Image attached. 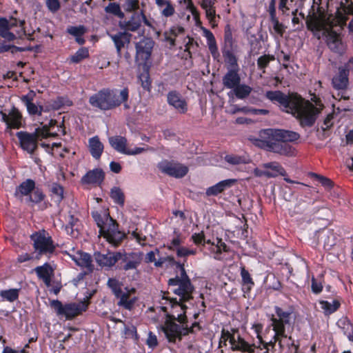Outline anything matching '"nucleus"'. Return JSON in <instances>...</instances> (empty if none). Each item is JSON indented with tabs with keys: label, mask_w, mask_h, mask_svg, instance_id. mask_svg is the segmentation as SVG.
I'll list each match as a JSON object with an SVG mask.
<instances>
[{
	"label": "nucleus",
	"mask_w": 353,
	"mask_h": 353,
	"mask_svg": "<svg viewBox=\"0 0 353 353\" xmlns=\"http://www.w3.org/2000/svg\"><path fill=\"white\" fill-rule=\"evenodd\" d=\"M320 1L321 0H314L307 14L306 27L318 39H325L331 51L342 54L345 51V45L334 28L339 27L341 29L345 21L342 17L328 14L320 6Z\"/></svg>",
	"instance_id": "f257e3e1"
},
{
	"label": "nucleus",
	"mask_w": 353,
	"mask_h": 353,
	"mask_svg": "<svg viewBox=\"0 0 353 353\" xmlns=\"http://www.w3.org/2000/svg\"><path fill=\"white\" fill-rule=\"evenodd\" d=\"M265 97L272 102L279 103L283 111L292 114L303 128L312 127L323 108L321 104L314 105L297 94L287 96L279 90L268 91Z\"/></svg>",
	"instance_id": "f03ea898"
},
{
	"label": "nucleus",
	"mask_w": 353,
	"mask_h": 353,
	"mask_svg": "<svg viewBox=\"0 0 353 353\" xmlns=\"http://www.w3.org/2000/svg\"><path fill=\"white\" fill-rule=\"evenodd\" d=\"M168 283L173 287V292L178 295L179 299L178 301L176 299L163 297V299L165 300V304L168 305L163 307L165 311L168 310V306L170 307V311L166 315V319L176 320L180 323H187L185 314L188 307L184 303L189 302L192 299L194 287L184 268H181V276L170 279Z\"/></svg>",
	"instance_id": "7ed1b4c3"
},
{
	"label": "nucleus",
	"mask_w": 353,
	"mask_h": 353,
	"mask_svg": "<svg viewBox=\"0 0 353 353\" xmlns=\"http://www.w3.org/2000/svg\"><path fill=\"white\" fill-rule=\"evenodd\" d=\"M299 138V134L294 131L268 128L261 130L258 138L250 140L254 145L266 151L292 157L294 155L295 150L288 142H294Z\"/></svg>",
	"instance_id": "20e7f679"
},
{
	"label": "nucleus",
	"mask_w": 353,
	"mask_h": 353,
	"mask_svg": "<svg viewBox=\"0 0 353 353\" xmlns=\"http://www.w3.org/2000/svg\"><path fill=\"white\" fill-rule=\"evenodd\" d=\"M128 97L129 91L127 88L121 90L103 89L91 96L89 102L93 107L103 110H108L127 101Z\"/></svg>",
	"instance_id": "39448f33"
},
{
	"label": "nucleus",
	"mask_w": 353,
	"mask_h": 353,
	"mask_svg": "<svg viewBox=\"0 0 353 353\" xmlns=\"http://www.w3.org/2000/svg\"><path fill=\"white\" fill-rule=\"evenodd\" d=\"M92 216L99 228V232L108 243L119 245L125 237V233L119 230L118 225L105 212L94 211Z\"/></svg>",
	"instance_id": "423d86ee"
},
{
	"label": "nucleus",
	"mask_w": 353,
	"mask_h": 353,
	"mask_svg": "<svg viewBox=\"0 0 353 353\" xmlns=\"http://www.w3.org/2000/svg\"><path fill=\"white\" fill-rule=\"evenodd\" d=\"M275 312L277 318L272 319L271 325L274 331V335L268 342L263 341L262 338L259 334H257L259 343H263L265 348H268V345L272 347L274 346L276 341H279L281 345V339L286 338L288 336V332L290 328L292 327V323H291V311H284L283 309L276 307Z\"/></svg>",
	"instance_id": "0eeeda50"
},
{
	"label": "nucleus",
	"mask_w": 353,
	"mask_h": 353,
	"mask_svg": "<svg viewBox=\"0 0 353 353\" xmlns=\"http://www.w3.org/2000/svg\"><path fill=\"white\" fill-rule=\"evenodd\" d=\"M180 324H176L172 319H166L163 324L161 325V331L170 343H175L177 339L181 340L182 336L200 330L198 323H192L190 327H188V323Z\"/></svg>",
	"instance_id": "6e6552de"
},
{
	"label": "nucleus",
	"mask_w": 353,
	"mask_h": 353,
	"mask_svg": "<svg viewBox=\"0 0 353 353\" xmlns=\"http://www.w3.org/2000/svg\"><path fill=\"white\" fill-rule=\"evenodd\" d=\"M30 239L33 242L36 259H39L42 256H50L54 252L53 241L46 230H42L33 233Z\"/></svg>",
	"instance_id": "1a4fd4ad"
},
{
	"label": "nucleus",
	"mask_w": 353,
	"mask_h": 353,
	"mask_svg": "<svg viewBox=\"0 0 353 353\" xmlns=\"http://www.w3.org/2000/svg\"><path fill=\"white\" fill-rule=\"evenodd\" d=\"M229 341L231 349L233 351H241L243 352L253 353L256 347L255 344H250L245 341L239 333L237 329L232 328L230 330L223 329L220 343H223L226 345V342Z\"/></svg>",
	"instance_id": "9d476101"
},
{
	"label": "nucleus",
	"mask_w": 353,
	"mask_h": 353,
	"mask_svg": "<svg viewBox=\"0 0 353 353\" xmlns=\"http://www.w3.org/2000/svg\"><path fill=\"white\" fill-rule=\"evenodd\" d=\"M50 135L48 128L45 125L42 128H37L35 132L29 133L20 131L17 133L21 148L32 154L37 148L39 139L46 138Z\"/></svg>",
	"instance_id": "9b49d317"
},
{
	"label": "nucleus",
	"mask_w": 353,
	"mask_h": 353,
	"mask_svg": "<svg viewBox=\"0 0 353 353\" xmlns=\"http://www.w3.org/2000/svg\"><path fill=\"white\" fill-rule=\"evenodd\" d=\"M253 173L255 176H265L266 178H275L279 175H281L285 176L284 180L288 183H298V182L286 177L287 172L276 161L263 163L261 165V168H256L254 169Z\"/></svg>",
	"instance_id": "f8f14e48"
},
{
	"label": "nucleus",
	"mask_w": 353,
	"mask_h": 353,
	"mask_svg": "<svg viewBox=\"0 0 353 353\" xmlns=\"http://www.w3.org/2000/svg\"><path fill=\"white\" fill-rule=\"evenodd\" d=\"M50 306L58 316H64L68 319L79 315L87 309V304L85 302L63 305L59 300H52L50 302Z\"/></svg>",
	"instance_id": "ddd939ff"
},
{
	"label": "nucleus",
	"mask_w": 353,
	"mask_h": 353,
	"mask_svg": "<svg viewBox=\"0 0 353 353\" xmlns=\"http://www.w3.org/2000/svg\"><path fill=\"white\" fill-rule=\"evenodd\" d=\"M117 255L118 267L124 271L137 270L143 260L141 252H118Z\"/></svg>",
	"instance_id": "4468645a"
},
{
	"label": "nucleus",
	"mask_w": 353,
	"mask_h": 353,
	"mask_svg": "<svg viewBox=\"0 0 353 353\" xmlns=\"http://www.w3.org/2000/svg\"><path fill=\"white\" fill-rule=\"evenodd\" d=\"M24 21L17 20V19H10L8 21L6 19H0V36L8 41L14 40L16 37L13 32L10 30L17 27L15 32L19 34H23L25 29L23 27Z\"/></svg>",
	"instance_id": "2eb2a0df"
},
{
	"label": "nucleus",
	"mask_w": 353,
	"mask_h": 353,
	"mask_svg": "<svg viewBox=\"0 0 353 353\" xmlns=\"http://www.w3.org/2000/svg\"><path fill=\"white\" fill-rule=\"evenodd\" d=\"M111 147L121 154L126 155H137L149 150V148L135 147L133 149L128 148V140L122 136H113L108 138Z\"/></svg>",
	"instance_id": "dca6fc26"
},
{
	"label": "nucleus",
	"mask_w": 353,
	"mask_h": 353,
	"mask_svg": "<svg viewBox=\"0 0 353 353\" xmlns=\"http://www.w3.org/2000/svg\"><path fill=\"white\" fill-rule=\"evenodd\" d=\"M158 168L163 173L175 178H182L188 172L187 166L168 161L160 162L158 164Z\"/></svg>",
	"instance_id": "f3484780"
},
{
	"label": "nucleus",
	"mask_w": 353,
	"mask_h": 353,
	"mask_svg": "<svg viewBox=\"0 0 353 353\" xmlns=\"http://www.w3.org/2000/svg\"><path fill=\"white\" fill-rule=\"evenodd\" d=\"M1 119L7 125L8 128L18 129L21 126L22 116L20 112L13 107L8 113L0 112Z\"/></svg>",
	"instance_id": "a211bd4d"
},
{
	"label": "nucleus",
	"mask_w": 353,
	"mask_h": 353,
	"mask_svg": "<svg viewBox=\"0 0 353 353\" xmlns=\"http://www.w3.org/2000/svg\"><path fill=\"white\" fill-rule=\"evenodd\" d=\"M68 256L77 265L85 269L88 272L93 271L94 265L90 254L82 251H77L74 254H68Z\"/></svg>",
	"instance_id": "6ab92c4d"
},
{
	"label": "nucleus",
	"mask_w": 353,
	"mask_h": 353,
	"mask_svg": "<svg viewBox=\"0 0 353 353\" xmlns=\"http://www.w3.org/2000/svg\"><path fill=\"white\" fill-rule=\"evenodd\" d=\"M168 103L179 113L185 114L188 111V104L183 97L176 91H171L168 94Z\"/></svg>",
	"instance_id": "aec40b11"
},
{
	"label": "nucleus",
	"mask_w": 353,
	"mask_h": 353,
	"mask_svg": "<svg viewBox=\"0 0 353 353\" xmlns=\"http://www.w3.org/2000/svg\"><path fill=\"white\" fill-rule=\"evenodd\" d=\"M117 253L118 252H108L106 254L95 252L94 256L97 263L101 268L109 269L117 263Z\"/></svg>",
	"instance_id": "412c9836"
},
{
	"label": "nucleus",
	"mask_w": 353,
	"mask_h": 353,
	"mask_svg": "<svg viewBox=\"0 0 353 353\" xmlns=\"http://www.w3.org/2000/svg\"><path fill=\"white\" fill-rule=\"evenodd\" d=\"M114 43L119 57L121 56V50L127 48L130 42L132 34L126 32H118L116 34H108Z\"/></svg>",
	"instance_id": "4be33fe9"
},
{
	"label": "nucleus",
	"mask_w": 353,
	"mask_h": 353,
	"mask_svg": "<svg viewBox=\"0 0 353 353\" xmlns=\"http://www.w3.org/2000/svg\"><path fill=\"white\" fill-rule=\"evenodd\" d=\"M216 0H202L201 8L205 10L206 18L212 28L218 25L220 19L219 15L216 14L214 4Z\"/></svg>",
	"instance_id": "5701e85b"
},
{
	"label": "nucleus",
	"mask_w": 353,
	"mask_h": 353,
	"mask_svg": "<svg viewBox=\"0 0 353 353\" xmlns=\"http://www.w3.org/2000/svg\"><path fill=\"white\" fill-rule=\"evenodd\" d=\"M154 42L152 39L145 38L136 44L137 55L142 60L147 61L150 57Z\"/></svg>",
	"instance_id": "b1692460"
},
{
	"label": "nucleus",
	"mask_w": 353,
	"mask_h": 353,
	"mask_svg": "<svg viewBox=\"0 0 353 353\" xmlns=\"http://www.w3.org/2000/svg\"><path fill=\"white\" fill-rule=\"evenodd\" d=\"M143 19V12L142 11L135 12L131 16L129 20L120 21L119 26L125 30L135 32L140 28Z\"/></svg>",
	"instance_id": "393cba45"
},
{
	"label": "nucleus",
	"mask_w": 353,
	"mask_h": 353,
	"mask_svg": "<svg viewBox=\"0 0 353 353\" xmlns=\"http://www.w3.org/2000/svg\"><path fill=\"white\" fill-rule=\"evenodd\" d=\"M104 172L100 168L88 171L82 178L81 183L88 185H100L104 179Z\"/></svg>",
	"instance_id": "a878e982"
},
{
	"label": "nucleus",
	"mask_w": 353,
	"mask_h": 353,
	"mask_svg": "<svg viewBox=\"0 0 353 353\" xmlns=\"http://www.w3.org/2000/svg\"><path fill=\"white\" fill-rule=\"evenodd\" d=\"M34 97V93L33 91H30L26 95H23L21 97V100L26 106L29 114L40 116L43 110V108L42 105H37L32 102Z\"/></svg>",
	"instance_id": "bb28decb"
},
{
	"label": "nucleus",
	"mask_w": 353,
	"mask_h": 353,
	"mask_svg": "<svg viewBox=\"0 0 353 353\" xmlns=\"http://www.w3.org/2000/svg\"><path fill=\"white\" fill-rule=\"evenodd\" d=\"M34 272L37 276L41 279L47 286L50 285L54 270L48 263H45L43 265L37 266L35 268Z\"/></svg>",
	"instance_id": "cd10ccee"
},
{
	"label": "nucleus",
	"mask_w": 353,
	"mask_h": 353,
	"mask_svg": "<svg viewBox=\"0 0 353 353\" xmlns=\"http://www.w3.org/2000/svg\"><path fill=\"white\" fill-rule=\"evenodd\" d=\"M239 71L236 70H228L222 79L225 88L233 90L240 84L241 77Z\"/></svg>",
	"instance_id": "c85d7f7f"
},
{
	"label": "nucleus",
	"mask_w": 353,
	"mask_h": 353,
	"mask_svg": "<svg viewBox=\"0 0 353 353\" xmlns=\"http://www.w3.org/2000/svg\"><path fill=\"white\" fill-rule=\"evenodd\" d=\"M135 290L134 288L128 289L125 288V291L120 292L119 294H117L115 296L119 299L118 302V305L119 306L123 307L125 309L131 310L134 304L135 298H130V292L134 293Z\"/></svg>",
	"instance_id": "c756f323"
},
{
	"label": "nucleus",
	"mask_w": 353,
	"mask_h": 353,
	"mask_svg": "<svg viewBox=\"0 0 353 353\" xmlns=\"http://www.w3.org/2000/svg\"><path fill=\"white\" fill-rule=\"evenodd\" d=\"M203 35L205 37L209 50L214 59H217L220 54L218 50L216 41L212 32L207 28H202Z\"/></svg>",
	"instance_id": "7c9ffc66"
},
{
	"label": "nucleus",
	"mask_w": 353,
	"mask_h": 353,
	"mask_svg": "<svg viewBox=\"0 0 353 353\" xmlns=\"http://www.w3.org/2000/svg\"><path fill=\"white\" fill-rule=\"evenodd\" d=\"M236 181V179H226L221 181L216 184L208 188L206 190V194L208 196H216L224 191L225 189L232 186Z\"/></svg>",
	"instance_id": "2f4dec72"
},
{
	"label": "nucleus",
	"mask_w": 353,
	"mask_h": 353,
	"mask_svg": "<svg viewBox=\"0 0 353 353\" xmlns=\"http://www.w3.org/2000/svg\"><path fill=\"white\" fill-rule=\"evenodd\" d=\"M348 70L344 68H340L339 73L332 79L334 88L337 90L345 89L348 83Z\"/></svg>",
	"instance_id": "473e14b6"
},
{
	"label": "nucleus",
	"mask_w": 353,
	"mask_h": 353,
	"mask_svg": "<svg viewBox=\"0 0 353 353\" xmlns=\"http://www.w3.org/2000/svg\"><path fill=\"white\" fill-rule=\"evenodd\" d=\"M155 4L163 17H170L175 12L174 5L168 0H155Z\"/></svg>",
	"instance_id": "72a5a7b5"
},
{
	"label": "nucleus",
	"mask_w": 353,
	"mask_h": 353,
	"mask_svg": "<svg viewBox=\"0 0 353 353\" xmlns=\"http://www.w3.org/2000/svg\"><path fill=\"white\" fill-rule=\"evenodd\" d=\"M318 303L319 305V310L325 316H329L336 312L341 305V303L336 299H334L332 301L320 300Z\"/></svg>",
	"instance_id": "f704fd0d"
},
{
	"label": "nucleus",
	"mask_w": 353,
	"mask_h": 353,
	"mask_svg": "<svg viewBox=\"0 0 353 353\" xmlns=\"http://www.w3.org/2000/svg\"><path fill=\"white\" fill-rule=\"evenodd\" d=\"M103 148V144L100 141L97 136L93 137L89 139V150L91 155L95 159H100Z\"/></svg>",
	"instance_id": "c9c22d12"
},
{
	"label": "nucleus",
	"mask_w": 353,
	"mask_h": 353,
	"mask_svg": "<svg viewBox=\"0 0 353 353\" xmlns=\"http://www.w3.org/2000/svg\"><path fill=\"white\" fill-rule=\"evenodd\" d=\"M252 88L245 84H239L236 88L228 93L230 98L233 97L234 94L237 99H244L252 92Z\"/></svg>",
	"instance_id": "e433bc0d"
},
{
	"label": "nucleus",
	"mask_w": 353,
	"mask_h": 353,
	"mask_svg": "<svg viewBox=\"0 0 353 353\" xmlns=\"http://www.w3.org/2000/svg\"><path fill=\"white\" fill-rule=\"evenodd\" d=\"M34 181L32 179H27L17 188L15 195L19 197L28 196L34 190Z\"/></svg>",
	"instance_id": "4c0bfd02"
},
{
	"label": "nucleus",
	"mask_w": 353,
	"mask_h": 353,
	"mask_svg": "<svg viewBox=\"0 0 353 353\" xmlns=\"http://www.w3.org/2000/svg\"><path fill=\"white\" fill-rule=\"evenodd\" d=\"M20 289L12 288L0 291L2 301L14 302L19 299Z\"/></svg>",
	"instance_id": "58836bf2"
},
{
	"label": "nucleus",
	"mask_w": 353,
	"mask_h": 353,
	"mask_svg": "<svg viewBox=\"0 0 353 353\" xmlns=\"http://www.w3.org/2000/svg\"><path fill=\"white\" fill-rule=\"evenodd\" d=\"M224 159L227 163L232 165L248 164L250 162V158L245 155L227 154L224 157Z\"/></svg>",
	"instance_id": "ea45409f"
},
{
	"label": "nucleus",
	"mask_w": 353,
	"mask_h": 353,
	"mask_svg": "<svg viewBox=\"0 0 353 353\" xmlns=\"http://www.w3.org/2000/svg\"><path fill=\"white\" fill-rule=\"evenodd\" d=\"M241 276L242 279L243 290L246 292H250L254 283L251 277L250 274L244 267L241 268Z\"/></svg>",
	"instance_id": "a19ab883"
},
{
	"label": "nucleus",
	"mask_w": 353,
	"mask_h": 353,
	"mask_svg": "<svg viewBox=\"0 0 353 353\" xmlns=\"http://www.w3.org/2000/svg\"><path fill=\"white\" fill-rule=\"evenodd\" d=\"M104 10L106 13L113 14L121 19L125 17L120 5L117 3H109L108 5L105 7Z\"/></svg>",
	"instance_id": "79ce46f5"
},
{
	"label": "nucleus",
	"mask_w": 353,
	"mask_h": 353,
	"mask_svg": "<svg viewBox=\"0 0 353 353\" xmlns=\"http://www.w3.org/2000/svg\"><path fill=\"white\" fill-rule=\"evenodd\" d=\"M51 196L54 201L57 203H59L63 199V188L54 183L51 187Z\"/></svg>",
	"instance_id": "37998d69"
},
{
	"label": "nucleus",
	"mask_w": 353,
	"mask_h": 353,
	"mask_svg": "<svg viewBox=\"0 0 353 353\" xmlns=\"http://www.w3.org/2000/svg\"><path fill=\"white\" fill-rule=\"evenodd\" d=\"M110 197L114 202L121 206L124 205L125 198L122 190L118 187H113L110 190Z\"/></svg>",
	"instance_id": "c03bdc74"
},
{
	"label": "nucleus",
	"mask_w": 353,
	"mask_h": 353,
	"mask_svg": "<svg viewBox=\"0 0 353 353\" xmlns=\"http://www.w3.org/2000/svg\"><path fill=\"white\" fill-rule=\"evenodd\" d=\"M226 63L228 64V70H239L236 56L230 50L223 52Z\"/></svg>",
	"instance_id": "a18cd8bd"
},
{
	"label": "nucleus",
	"mask_w": 353,
	"mask_h": 353,
	"mask_svg": "<svg viewBox=\"0 0 353 353\" xmlns=\"http://www.w3.org/2000/svg\"><path fill=\"white\" fill-rule=\"evenodd\" d=\"M184 29L183 27L179 26H172L169 32L166 33V39L170 42L171 45H174L175 37L178 35L183 33Z\"/></svg>",
	"instance_id": "49530a36"
},
{
	"label": "nucleus",
	"mask_w": 353,
	"mask_h": 353,
	"mask_svg": "<svg viewBox=\"0 0 353 353\" xmlns=\"http://www.w3.org/2000/svg\"><path fill=\"white\" fill-rule=\"evenodd\" d=\"M89 56L88 50L85 48L79 49L74 54L70 57L72 63H77Z\"/></svg>",
	"instance_id": "de8ad7c7"
},
{
	"label": "nucleus",
	"mask_w": 353,
	"mask_h": 353,
	"mask_svg": "<svg viewBox=\"0 0 353 353\" xmlns=\"http://www.w3.org/2000/svg\"><path fill=\"white\" fill-rule=\"evenodd\" d=\"M45 197L43 193L39 190H35L26 199V201L31 204L39 203Z\"/></svg>",
	"instance_id": "09e8293b"
},
{
	"label": "nucleus",
	"mask_w": 353,
	"mask_h": 353,
	"mask_svg": "<svg viewBox=\"0 0 353 353\" xmlns=\"http://www.w3.org/2000/svg\"><path fill=\"white\" fill-rule=\"evenodd\" d=\"M293 0H279L278 4V8L279 12L283 15H289V11L290 10V5Z\"/></svg>",
	"instance_id": "8fccbe9b"
},
{
	"label": "nucleus",
	"mask_w": 353,
	"mask_h": 353,
	"mask_svg": "<svg viewBox=\"0 0 353 353\" xmlns=\"http://www.w3.org/2000/svg\"><path fill=\"white\" fill-rule=\"evenodd\" d=\"M67 32L74 37H77L83 36L86 32V28L81 25L79 26H70L68 28Z\"/></svg>",
	"instance_id": "3c124183"
},
{
	"label": "nucleus",
	"mask_w": 353,
	"mask_h": 353,
	"mask_svg": "<svg viewBox=\"0 0 353 353\" xmlns=\"http://www.w3.org/2000/svg\"><path fill=\"white\" fill-rule=\"evenodd\" d=\"M176 253L178 257H186L190 255H195L196 254V250L181 246L177 248Z\"/></svg>",
	"instance_id": "603ef678"
},
{
	"label": "nucleus",
	"mask_w": 353,
	"mask_h": 353,
	"mask_svg": "<svg viewBox=\"0 0 353 353\" xmlns=\"http://www.w3.org/2000/svg\"><path fill=\"white\" fill-rule=\"evenodd\" d=\"M108 286L112 290L113 294L116 296L121 291V283L119 281L113 278H110L107 283Z\"/></svg>",
	"instance_id": "864d4df0"
},
{
	"label": "nucleus",
	"mask_w": 353,
	"mask_h": 353,
	"mask_svg": "<svg viewBox=\"0 0 353 353\" xmlns=\"http://www.w3.org/2000/svg\"><path fill=\"white\" fill-rule=\"evenodd\" d=\"M274 57H270V55H263L260 57L257 60V65L260 70H263V72H265V68L268 65L270 61L273 60Z\"/></svg>",
	"instance_id": "5fc2aeb1"
},
{
	"label": "nucleus",
	"mask_w": 353,
	"mask_h": 353,
	"mask_svg": "<svg viewBox=\"0 0 353 353\" xmlns=\"http://www.w3.org/2000/svg\"><path fill=\"white\" fill-rule=\"evenodd\" d=\"M222 251L227 252V245L224 242L221 241V239H217V244L215 248L213 249V252L215 253L214 259H221L220 254Z\"/></svg>",
	"instance_id": "6e6d98bb"
},
{
	"label": "nucleus",
	"mask_w": 353,
	"mask_h": 353,
	"mask_svg": "<svg viewBox=\"0 0 353 353\" xmlns=\"http://www.w3.org/2000/svg\"><path fill=\"white\" fill-rule=\"evenodd\" d=\"M274 31L281 36L284 32V26L281 23L277 17L270 18Z\"/></svg>",
	"instance_id": "4d7b16f0"
},
{
	"label": "nucleus",
	"mask_w": 353,
	"mask_h": 353,
	"mask_svg": "<svg viewBox=\"0 0 353 353\" xmlns=\"http://www.w3.org/2000/svg\"><path fill=\"white\" fill-rule=\"evenodd\" d=\"M123 7L127 12H132L139 7V0H125Z\"/></svg>",
	"instance_id": "13d9d810"
},
{
	"label": "nucleus",
	"mask_w": 353,
	"mask_h": 353,
	"mask_svg": "<svg viewBox=\"0 0 353 353\" xmlns=\"http://www.w3.org/2000/svg\"><path fill=\"white\" fill-rule=\"evenodd\" d=\"M312 176L316 179L325 188L330 189L332 187V181L328 178L324 177L315 173H312Z\"/></svg>",
	"instance_id": "bf43d9fd"
},
{
	"label": "nucleus",
	"mask_w": 353,
	"mask_h": 353,
	"mask_svg": "<svg viewBox=\"0 0 353 353\" xmlns=\"http://www.w3.org/2000/svg\"><path fill=\"white\" fill-rule=\"evenodd\" d=\"M46 4L48 9L53 13L57 12L60 8V3L59 0H46Z\"/></svg>",
	"instance_id": "052dcab7"
},
{
	"label": "nucleus",
	"mask_w": 353,
	"mask_h": 353,
	"mask_svg": "<svg viewBox=\"0 0 353 353\" xmlns=\"http://www.w3.org/2000/svg\"><path fill=\"white\" fill-rule=\"evenodd\" d=\"M252 37L253 39L250 41V52L253 54H256L259 53V51L261 48V41L255 37Z\"/></svg>",
	"instance_id": "680f3d73"
},
{
	"label": "nucleus",
	"mask_w": 353,
	"mask_h": 353,
	"mask_svg": "<svg viewBox=\"0 0 353 353\" xmlns=\"http://www.w3.org/2000/svg\"><path fill=\"white\" fill-rule=\"evenodd\" d=\"M191 239L196 245H204L205 244V236L203 232L193 234Z\"/></svg>",
	"instance_id": "e2e57ef3"
},
{
	"label": "nucleus",
	"mask_w": 353,
	"mask_h": 353,
	"mask_svg": "<svg viewBox=\"0 0 353 353\" xmlns=\"http://www.w3.org/2000/svg\"><path fill=\"white\" fill-rule=\"evenodd\" d=\"M124 334L126 337L137 339V329L134 325H125Z\"/></svg>",
	"instance_id": "0e129e2a"
},
{
	"label": "nucleus",
	"mask_w": 353,
	"mask_h": 353,
	"mask_svg": "<svg viewBox=\"0 0 353 353\" xmlns=\"http://www.w3.org/2000/svg\"><path fill=\"white\" fill-rule=\"evenodd\" d=\"M182 243L183 240L180 234H177L171 240L169 249L176 251L179 247H181Z\"/></svg>",
	"instance_id": "69168bd1"
},
{
	"label": "nucleus",
	"mask_w": 353,
	"mask_h": 353,
	"mask_svg": "<svg viewBox=\"0 0 353 353\" xmlns=\"http://www.w3.org/2000/svg\"><path fill=\"white\" fill-rule=\"evenodd\" d=\"M146 344L148 345L149 347L151 348L155 347L158 344L156 335L151 332H150L148 334Z\"/></svg>",
	"instance_id": "338daca9"
},
{
	"label": "nucleus",
	"mask_w": 353,
	"mask_h": 353,
	"mask_svg": "<svg viewBox=\"0 0 353 353\" xmlns=\"http://www.w3.org/2000/svg\"><path fill=\"white\" fill-rule=\"evenodd\" d=\"M139 79L141 81L142 87L146 90H150V81L148 74H141L139 76Z\"/></svg>",
	"instance_id": "774afa93"
}]
</instances>
